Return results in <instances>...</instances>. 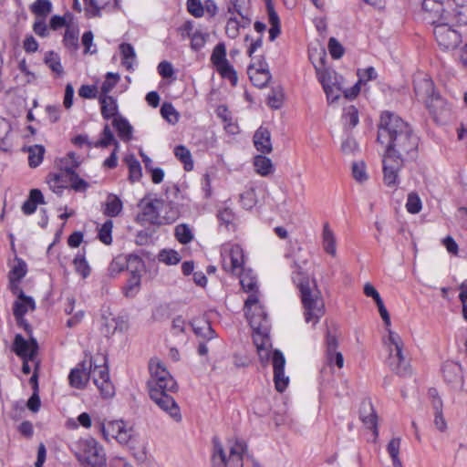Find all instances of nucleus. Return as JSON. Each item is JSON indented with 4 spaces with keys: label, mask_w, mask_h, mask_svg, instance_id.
Returning <instances> with one entry per match:
<instances>
[{
    "label": "nucleus",
    "mask_w": 467,
    "mask_h": 467,
    "mask_svg": "<svg viewBox=\"0 0 467 467\" xmlns=\"http://www.w3.org/2000/svg\"><path fill=\"white\" fill-rule=\"evenodd\" d=\"M44 196L40 190L32 189L29 192L28 199L22 205V212L26 214H32L36 210V205L44 203Z\"/></svg>",
    "instance_id": "32"
},
{
    "label": "nucleus",
    "mask_w": 467,
    "mask_h": 467,
    "mask_svg": "<svg viewBox=\"0 0 467 467\" xmlns=\"http://www.w3.org/2000/svg\"><path fill=\"white\" fill-rule=\"evenodd\" d=\"M377 140L386 148L382 159L383 182L394 188L399 184L400 170L418 157L419 137L398 115L384 111L378 126Z\"/></svg>",
    "instance_id": "1"
},
{
    "label": "nucleus",
    "mask_w": 467,
    "mask_h": 467,
    "mask_svg": "<svg viewBox=\"0 0 467 467\" xmlns=\"http://www.w3.org/2000/svg\"><path fill=\"white\" fill-rule=\"evenodd\" d=\"M359 418L364 425L371 430H374L376 435L377 431V415L375 413L372 403L369 400H363L359 408Z\"/></svg>",
    "instance_id": "24"
},
{
    "label": "nucleus",
    "mask_w": 467,
    "mask_h": 467,
    "mask_svg": "<svg viewBox=\"0 0 467 467\" xmlns=\"http://www.w3.org/2000/svg\"><path fill=\"white\" fill-rule=\"evenodd\" d=\"M44 62L52 70V72L58 76L63 74L64 69L61 65L60 57L57 53L53 51L47 52L44 57Z\"/></svg>",
    "instance_id": "45"
},
{
    "label": "nucleus",
    "mask_w": 467,
    "mask_h": 467,
    "mask_svg": "<svg viewBox=\"0 0 467 467\" xmlns=\"http://www.w3.org/2000/svg\"><path fill=\"white\" fill-rule=\"evenodd\" d=\"M238 275H240V284H241L242 288L244 289V291L251 293L249 295V296L251 295H253V294L257 296V293H256V288H257L256 279H255L254 276H253L251 275V272L250 271L244 272V270L243 269V271L240 274H238Z\"/></svg>",
    "instance_id": "43"
},
{
    "label": "nucleus",
    "mask_w": 467,
    "mask_h": 467,
    "mask_svg": "<svg viewBox=\"0 0 467 467\" xmlns=\"http://www.w3.org/2000/svg\"><path fill=\"white\" fill-rule=\"evenodd\" d=\"M174 155L182 163H183L185 171H190L193 169V161L191 151L185 146H176L174 149Z\"/></svg>",
    "instance_id": "40"
},
{
    "label": "nucleus",
    "mask_w": 467,
    "mask_h": 467,
    "mask_svg": "<svg viewBox=\"0 0 467 467\" xmlns=\"http://www.w3.org/2000/svg\"><path fill=\"white\" fill-rule=\"evenodd\" d=\"M318 81L322 84L329 103L337 101L340 98L341 77L337 73L324 65V58H320L319 65H314Z\"/></svg>",
    "instance_id": "8"
},
{
    "label": "nucleus",
    "mask_w": 467,
    "mask_h": 467,
    "mask_svg": "<svg viewBox=\"0 0 467 467\" xmlns=\"http://www.w3.org/2000/svg\"><path fill=\"white\" fill-rule=\"evenodd\" d=\"M192 328L195 335L202 339L211 340L215 337V331L207 321L202 320L194 322L192 323Z\"/></svg>",
    "instance_id": "39"
},
{
    "label": "nucleus",
    "mask_w": 467,
    "mask_h": 467,
    "mask_svg": "<svg viewBox=\"0 0 467 467\" xmlns=\"http://www.w3.org/2000/svg\"><path fill=\"white\" fill-rule=\"evenodd\" d=\"M161 114L171 124H175L179 120V113L171 103H163Z\"/></svg>",
    "instance_id": "55"
},
{
    "label": "nucleus",
    "mask_w": 467,
    "mask_h": 467,
    "mask_svg": "<svg viewBox=\"0 0 467 467\" xmlns=\"http://www.w3.org/2000/svg\"><path fill=\"white\" fill-rule=\"evenodd\" d=\"M126 263H127L126 267L130 272L140 273V271L144 267L143 260L139 255H136V254H130L127 258Z\"/></svg>",
    "instance_id": "62"
},
{
    "label": "nucleus",
    "mask_w": 467,
    "mask_h": 467,
    "mask_svg": "<svg viewBox=\"0 0 467 467\" xmlns=\"http://www.w3.org/2000/svg\"><path fill=\"white\" fill-rule=\"evenodd\" d=\"M245 451V446L241 441H235L230 447L229 456L223 448V445L217 438L213 439V452L212 462L213 467H226L229 464L231 467H240L243 464V454Z\"/></svg>",
    "instance_id": "7"
},
{
    "label": "nucleus",
    "mask_w": 467,
    "mask_h": 467,
    "mask_svg": "<svg viewBox=\"0 0 467 467\" xmlns=\"http://www.w3.org/2000/svg\"><path fill=\"white\" fill-rule=\"evenodd\" d=\"M327 360L329 365L335 363L338 368H343L344 358L341 352L337 351L338 342L335 335L327 331L326 336Z\"/></svg>",
    "instance_id": "22"
},
{
    "label": "nucleus",
    "mask_w": 467,
    "mask_h": 467,
    "mask_svg": "<svg viewBox=\"0 0 467 467\" xmlns=\"http://www.w3.org/2000/svg\"><path fill=\"white\" fill-rule=\"evenodd\" d=\"M140 285V275L139 272H130V276L125 287V295L130 296L133 294L134 289H138Z\"/></svg>",
    "instance_id": "63"
},
{
    "label": "nucleus",
    "mask_w": 467,
    "mask_h": 467,
    "mask_svg": "<svg viewBox=\"0 0 467 467\" xmlns=\"http://www.w3.org/2000/svg\"><path fill=\"white\" fill-rule=\"evenodd\" d=\"M174 234H175L176 239L181 244H183L190 243L193 239V234H192L191 228L189 227V225H187L185 223L178 224L175 227Z\"/></svg>",
    "instance_id": "51"
},
{
    "label": "nucleus",
    "mask_w": 467,
    "mask_h": 467,
    "mask_svg": "<svg viewBox=\"0 0 467 467\" xmlns=\"http://www.w3.org/2000/svg\"><path fill=\"white\" fill-rule=\"evenodd\" d=\"M27 273V265L21 258L15 259V265H13L9 273V281H20Z\"/></svg>",
    "instance_id": "49"
},
{
    "label": "nucleus",
    "mask_w": 467,
    "mask_h": 467,
    "mask_svg": "<svg viewBox=\"0 0 467 467\" xmlns=\"http://www.w3.org/2000/svg\"><path fill=\"white\" fill-rule=\"evenodd\" d=\"M101 115L105 119H114L119 116V107L116 99L112 96L99 95Z\"/></svg>",
    "instance_id": "27"
},
{
    "label": "nucleus",
    "mask_w": 467,
    "mask_h": 467,
    "mask_svg": "<svg viewBox=\"0 0 467 467\" xmlns=\"http://www.w3.org/2000/svg\"><path fill=\"white\" fill-rule=\"evenodd\" d=\"M272 365L275 389L278 392H283L288 386L289 377L285 374V358L278 349L272 354Z\"/></svg>",
    "instance_id": "17"
},
{
    "label": "nucleus",
    "mask_w": 467,
    "mask_h": 467,
    "mask_svg": "<svg viewBox=\"0 0 467 467\" xmlns=\"http://www.w3.org/2000/svg\"><path fill=\"white\" fill-rule=\"evenodd\" d=\"M89 379L88 360H84L79 367L73 368L68 376L70 385L76 389H83Z\"/></svg>",
    "instance_id": "23"
},
{
    "label": "nucleus",
    "mask_w": 467,
    "mask_h": 467,
    "mask_svg": "<svg viewBox=\"0 0 467 467\" xmlns=\"http://www.w3.org/2000/svg\"><path fill=\"white\" fill-rule=\"evenodd\" d=\"M208 35L199 30L194 31L191 37V47L194 50H200L206 43Z\"/></svg>",
    "instance_id": "64"
},
{
    "label": "nucleus",
    "mask_w": 467,
    "mask_h": 467,
    "mask_svg": "<svg viewBox=\"0 0 467 467\" xmlns=\"http://www.w3.org/2000/svg\"><path fill=\"white\" fill-rule=\"evenodd\" d=\"M343 120L345 125L354 128L358 123V111L355 106H348L344 109Z\"/></svg>",
    "instance_id": "53"
},
{
    "label": "nucleus",
    "mask_w": 467,
    "mask_h": 467,
    "mask_svg": "<svg viewBox=\"0 0 467 467\" xmlns=\"http://www.w3.org/2000/svg\"><path fill=\"white\" fill-rule=\"evenodd\" d=\"M250 22V19H244L240 22L235 16H229L225 26V34L228 37L234 39L238 36L240 28L249 26Z\"/></svg>",
    "instance_id": "38"
},
{
    "label": "nucleus",
    "mask_w": 467,
    "mask_h": 467,
    "mask_svg": "<svg viewBox=\"0 0 467 467\" xmlns=\"http://www.w3.org/2000/svg\"><path fill=\"white\" fill-rule=\"evenodd\" d=\"M30 9L37 17L46 18L52 11V4L49 0H36Z\"/></svg>",
    "instance_id": "47"
},
{
    "label": "nucleus",
    "mask_w": 467,
    "mask_h": 467,
    "mask_svg": "<svg viewBox=\"0 0 467 467\" xmlns=\"http://www.w3.org/2000/svg\"><path fill=\"white\" fill-rule=\"evenodd\" d=\"M63 171H66V177L70 188L75 192H86L88 183L81 179L75 170L79 166L80 161L75 153L69 152L66 158L61 161Z\"/></svg>",
    "instance_id": "16"
},
{
    "label": "nucleus",
    "mask_w": 467,
    "mask_h": 467,
    "mask_svg": "<svg viewBox=\"0 0 467 467\" xmlns=\"http://www.w3.org/2000/svg\"><path fill=\"white\" fill-rule=\"evenodd\" d=\"M268 13L269 40L274 41L281 33L280 19L274 8V5L266 6Z\"/></svg>",
    "instance_id": "37"
},
{
    "label": "nucleus",
    "mask_w": 467,
    "mask_h": 467,
    "mask_svg": "<svg viewBox=\"0 0 467 467\" xmlns=\"http://www.w3.org/2000/svg\"><path fill=\"white\" fill-rule=\"evenodd\" d=\"M119 80V74L109 72L100 87V95L109 96V93L116 87Z\"/></svg>",
    "instance_id": "52"
},
{
    "label": "nucleus",
    "mask_w": 467,
    "mask_h": 467,
    "mask_svg": "<svg viewBox=\"0 0 467 467\" xmlns=\"http://www.w3.org/2000/svg\"><path fill=\"white\" fill-rule=\"evenodd\" d=\"M424 18L432 25L447 21L452 10V0H422Z\"/></svg>",
    "instance_id": "9"
},
{
    "label": "nucleus",
    "mask_w": 467,
    "mask_h": 467,
    "mask_svg": "<svg viewBox=\"0 0 467 467\" xmlns=\"http://www.w3.org/2000/svg\"><path fill=\"white\" fill-rule=\"evenodd\" d=\"M382 344L388 352L385 363L389 369L400 376L408 375L410 365L403 355L404 343L400 336L391 329H388V336L383 337Z\"/></svg>",
    "instance_id": "5"
},
{
    "label": "nucleus",
    "mask_w": 467,
    "mask_h": 467,
    "mask_svg": "<svg viewBox=\"0 0 467 467\" xmlns=\"http://www.w3.org/2000/svg\"><path fill=\"white\" fill-rule=\"evenodd\" d=\"M422 207L421 200L416 192L408 195L406 208L410 213L415 214L420 212Z\"/></svg>",
    "instance_id": "58"
},
{
    "label": "nucleus",
    "mask_w": 467,
    "mask_h": 467,
    "mask_svg": "<svg viewBox=\"0 0 467 467\" xmlns=\"http://www.w3.org/2000/svg\"><path fill=\"white\" fill-rule=\"evenodd\" d=\"M431 405L434 410V424L440 431H444L447 429V423L442 415V401L441 399H434L431 400Z\"/></svg>",
    "instance_id": "42"
},
{
    "label": "nucleus",
    "mask_w": 467,
    "mask_h": 467,
    "mask_svg": "<svg viewBox=\"0 0 467 467\" xmlns=\"http://www.w3.org/2000/svg\"><path fill=\"white\" fill-rule=\"evenodd\" d=\"M78 36L79 30L77 26H67L63 37V44L65 47L72 52L77 51L79 47Z\"/></svg>",
    "instance_id": "35"
},
{
    "label": "nucleus",
    "mask_w": 467,
    "mask_h": 467,
    "mask_svg": "<svg viewBox=\"0 0 467 467\" xmlns=\"http://www.w3.org/2000/svg\"><path fill=\"white\" fill-rule=\"evenodd\" d=\"M159 261L168 265H177L181 261L180 254L174 250H162L158 255Z\"/></svg>",
    "instance_id": "57"
},
{
    "label": "nucleus",
    "mask_w": 467,
    "mask_h": 467,
    "mask_svg": "<svg viewBox=\"0 0 467 467\" xmlns=\"http://www.w3.org/2000/svg\"><path fill=\"white\" fill-rule=\"evenodd\" d=\"M247 74L254 86L259 88H265L271 79L268 65L262 59L252 62L247 68Z\"/></svg>",
    "instance_id": "18"
},
{
    "label": "nucleus",
    "mask_w": 467,
    "mask_h": 467,
    "mask_svg": "<svg viewBox=\"0 0 467 467\" xmlns=\"http://www.w3.org/2000/svg\"><path fill=\"white\" fill-rule=\"evenodd\" d=\"M125 162L129 168L130 180L134 182L141 178V166L134 155H129L125 158Z\"/></svg>",
    "instance_id": "44"
},
{
    "label": "nucleus",
    "mask_w": 467,
    "mask_h": 467,
    "mask_svg": "<svg viewBox=\"0 0 467 467\" xmlns=\"http://www.w3.org/2000/svg\"><path fill=\"white\" fill-rule=\"evenodd\" d=\"M352 175L354 179L358 182H363L368 180V174L366 171V165L363 161L353 162L352 164Z\"/></svg>",
    "instance_id": "61"
},
{
    "label": "nucleus",
    "mask_w": 467,
    "mask_h": 467,
    "mask_svg": "<svg viewBox=\"0 0 467 467\" xmlns=\"http://www.w3.org/2000/svg\"><path fill=\"white\" fill-rule=\"evenodd\" d=\"M112 125L122 140L128 141L130 140L132 127L125 118L120 115L117 116L113 119Z\"/></svg>",
    "instance_id": "34"
},
{
    "label": "nucleus",
    "mask_w": 467,
    "mask_h": 467,
    "mask_svg": "<svg viewBox=\"0 0 467 467\" xmlns=\"http://www.w3.org/2000/svg\"><path fill=\"white\" fill-rule=\"evenodd\" d=\"M103 138L95 143V147H108L110 144H114L116 148L119 147L118 141L115 140L113 132L108 124L103 129Z\"/></svg>",
    "instance_id": "56"
},
{
    "label": "nucleus",
    "mask_w": 467,
    "mask_h": 467,
    "mask_svg": "<svg viewBox=\"0 0 467 467\" xmlns=\"http://www.w3.org/2000/svg\"><path fill=\"white\" fill-rule=\"evenodd\" d=\"M47 183L49 188L58 195L67 187L66 171H63V163H61L60 171L58 173H51L48 175Z\"/></svg>",
    "instance_id": "30"
},
{
    "label": "nucleus",
    "mask_w": 467,
    "mask_h": 467,
    "mask_svg": "<svg viewBox=\"0 0 467 467\" xmlns=\"http://www.w3.org/2000/svg\"><path fill=\"white\" fill-rule=\"evenodd\" d=\"M244 312L254 330L253 339L260 360L264 363L270 358L272 347L269 337L270 324L264 307L259 304L258 296L253 294L244 302Z\"/></svg>",
    "instance_id": "4"
},
{
    "label": "nucleus",
    "mask_w": 467,
    "mask_h": 467,
    "mask_svg": "<svg viewBox=\"0 0 467 467\" xmlns=\"http://www.w3.org/2000/svg\"><path fill=\"white\" fill-rule=\"evenodd\" d=\"M211 62L222 78H227L233 85H236L237 74L226 58V47L224 43H218L214 47L211 56Z\"/></svg>",
    "instance_id": "13"
},
{
    "label": "nucleus",
    "mask_w": 467,
    "mask_h": 467,
    "mask_svg": "<svg viewBox=\"0 0 467 467\" xmlns=\"http://www.w3.org/2000/svg\"><path fill=\"white\" fill-rule=\"evenodd\" d=\"M425 105L437 122H444L450 116V108L447 102L437 93L428 99Z\"/></svg>",
    "instance_id": "19"
},
{
    "label": "nucleus",
    "mask_w": 467,
    "mask_h": 467,
    "mask_svg": "<svg viewBox=\"0 0 467 467\" xmlns=\"http://www.w3.org/2000/svg\"><path fill=\"white\" fill-rule=\"evenodd\" d=\"M75 270L83 278L88 277L90 275V266L85 258L84 254H78L73 260Z\"/></svg>",
    "instance_id": "50"
},
{
    "label": "nucleus",
    "mask_w": 467,
    "mask_h": 467,
    "mask_svg": "<svg viewBox=\"0 0 467 467\" xmlns=\"http://www.w3.org/2000/svg\"><path fill=\"white\" fill-rule=\"evenodd\" d=\"M36 307L35 301L31 296H24V298H17L14 302L13 314L19 325L25 322L24 317L29 310H34Z\"/></svg>",
    "instance_id": "25"
},
{
    "label": "nucleus",
    "mask_w": 467,
    "mask_h": 467,
    "mask_svg": "<svg viewBox=\"0 0 467 467\" xmlns=\"http://www.w3.org/2000/svg\"><path fill=\"white\" fill-rule=\"evenodd\" d=\"M434 26L433 34L438 45L441 48L454 49L462 43V34L451 27L446 21Z\"/></svg>",
    "instance_id": "14"
},
{
    "label": "nucleus",
    "mask_w": 467,
    "mask_h": 467,
    "mask_svg": "<svg viewBox=\"0 0 467 467\" xmlns=\"http://www.w3.org/2000/svg\"><path fill=\"white\" fill-rule=\"evenodd\" d=\"M161 206V225L171 224L179 218L180 209L178 205L171 202H165L162 200Z\"/></svg>",
    "instance_id": "33"
},
{
    "label": "nucleus",
    "mask_w": 467,
    "mask_h": 467,
    "mask_svg": "<svg viewBox=\"0 0 467 467\" xmlns=\"http://www.w3.org/2000/svg\"><path fill=\"white\" fill-rule=\"evenodd\" d=\"M255 171L261 176H267L274 171L271 160L265 156L258 155L254 160Z\"/></svg>",
    "instance_id": "41"
},
{
    "label": "nucleus",
    "mask_w": 467,
    "mask_h": 467,
    "mask_svg": "<svg viewBox=\"0 0 467 467\" xmlns=\"http://www.w3.org/2000/svg\"><path fill=\"white\" fill-rule=\"evenodd\" d=\"M284 94L281 88L272 89L267 97V105L273 109H279L283 104Z\"/></svg>",
    "instance_id": "59"
},
{
    "label": "nucleus",
    "mask_w": 467,
    "mask_h": 467,
    "mask_svg": "<svg viewBox=\"0 0 467 467\" xmlns=\"http://www.w3.org/2000/svg\"><path fill=\"white\" fill-rule=\"evenodd\" d=\"M149 370L150 377L147 385L150 399L175 421H181L180 408L170 395L171 392H175L177 389L176 381L158 358L150 360Z\"/></svg>",
    "instance_id": "2"
},
{
    "label": "nucleus",
    "mask_w": 467,
    "mask_h": 467,
    "mask_svg": "<svg viewBox=\"0 0 467 467\" xmlns=\"http://www.w3.org/2000/svg\"><path fill=\"white\" fill-rule=\"evenodd\" d=\"M112 228L113 223L111 220H107L99 228V239L105 244H110L112 243Z\"/></svg>",
    "instance_id": "54"
},
{
    "label": "nucleus",
    "mask_w": 467,
    "mask_h": 467,
    "mask_svg": "<svg viewBox=\"0 0 467 467\" xmlns=\"http://www.w3.org/2000/svg\"><path fill=\"white\" fill-rule=\"evenodd\" d=\"M28 151V164L31 168L37 167L43 161L45 148L42 145L30 146Z\"/></svg>",
    "instance_id": "46"
},
{
    "label": "nucleus",
    "mask_w": 467,
    "mask_h": 467,
    "mask_svg": "<svg viewBox=\"0 0 467 467\" xmlns=\"http://www.w3.org/2000/svg\"><path fill=\"white\" fill-rule=\"evenodd\" d=\"M99 429L105 440H116L120 444H128L133 436V430L121 420H104Z\"/></svg>",
    "instance_id": "10"
},
{
    "label": "nucleus",
    "mask_w": 467,
    "mask_h": 467,
    "mask_svg": "<svg viewBox=\"0 0 467 467\" xmlns=\"http://www.w3.org/2000/svg\"><path fill=\"white\" fill-rule=\"evenodd\" d=\"M223 268L232 274H240L244 269L243 248L236 244H225L221 248Z\"/></svg>",
    "instance_id": "11"
},
{
    "label": "nucleus",
    "mask_w": 467,
    "mask_h": 467,
    "mask_svg": "<svg viewBox=\"0 0 467 467\" xmlns=\"http://www.w3.org/2000/svg\"><path fill=\"white\" fill-rule=\"evenodd\" d=\"M105 363L106 358L103 356L90 358L88 360L90 379H93L101 395L108 399L114 396L115 389L109 380V369Z\"/></svg>",
    "instance_id": "6"
},
{
    "label": "nucleus",
    "mask_w": 467,
    "mask_h": 467,
    "mask_svg": "<svg viewBox=\"0 0 467 467\" xmlns=\"http://www.w3.org/2000/svg\"><path fill=\"white\" fill-rule=\"evenodd\" d=\"M442 375L450 384L462 383V367L460 364L453 361H446L442 366Z\"/></svg>",
    "instance_id": "28"
},
{
    "label": "nucleus",
    "mask_w": 467,
    "mask_h": 467,
    "mask_svg": "<svg viewBox=\"0 0 467 467\" xmlns=\"http://www.w3.org/2000/svg\"><path fill=\"white\" fill-rule=\"evenodd\" d=\"M292 280L300 291L306 323L317 325L325 315V302L315 280H310L296 262L292 265Z\"/></svg>",
    "instance_id": "3"
},
{
    "label": "nucleus",
    "mask_w": 467,
    "mask_h": 467,
    "mask_svg": "<svg viewBox=\"0 0 467 467\" xmlns=\"http://www.w3.org/2000/svg\"><path fill=\"white\" fill-rule=\"evenodd\" d=\"M123 209L121 200L115 194L109 193L103 204V213L109 217L118 216Z\"/></svg>",
    "instance_id": "31"
},
{
    "label": "nucleus",
    "mask_w": 467,
    "mask_h": 467,
    "mask_svg": "<svg viewBox=\"0 0 467 467\" xmlns=\"http://www.w3.org/2000/svg\"><path fill=\"white\" fill-rule=\"evenodd\" d=\"M119 52L121 55V64L127 70L133 69V64L136 61V53L134 47L129 43H122L119 45Z\"/></svg>",
    "instance_id": "36"
},
{
    "label": "nucleus",
    "mask_w": 467,
    "mask_h": 467,
    "mask_svg": "<svg viewBox=\"0 0 467 467\" xmlns=\"http://www.w3.org/2000/svg\"><path fill=\"white\" fill-rule=\"evenodd\" d=\"M336 236L328 223L323 225L322 245L326 253L333 257L337 256Z\"/></svg>",
    "instance_id": "29"
},
{
    "label": "nucleus",
    "mask_w": 467,
    "mask_h": 467,
    "mask_svg": "<svg viewBox=\"0 0 467 467\" xmlns=\"http://www.w3.org/2000/svg\"><path fill=\"white\" fill-rule=\"evenodd\" d=\"M400 438H393L389 441L387 451L392 460L394 467H402V462L399 457L400 449Z\"/></svg>",
    "instance_id": "48"
},
{
    "label": "nucleus",
    "mask_w": 467,
    "mask_h": 467,
    "mask_svg": "<svg viewBox=\"0 0 467 467\" xmlns=\"http://www.w3.org/2000/svg\"><path fill=\"white\" fill-rule=\"evenodd\" d=\"M254 144L258 151L270 153L273 150L270 131L265 127H260L254 135Z\"/></svg>",
    "instance_id": "26"
},
{
    "label": "nucleus",
    "mask_w": 467,
    "mask_h": 467,
    "mask_svg": "<svg viewBox=\"0 0 467 467\" xmlns=\"http://www.w3.org/2000/svg\"><path fill=\"white\" fill-rule=\"evenodd\" d=\"M37 343L32 338L26 341L20 334L15 337L13 350L22 359L33 360L37 353Z\"/></svg>",
    "instance_id": "20"
},
{
    "label": "nucleus",
    "mask_w": 467,
    "mask_h": 467,
    "mask_svg": "<svg viewBox=\"0 0 467 467\" xmlns=\"http://www.w3.org/2000/svg\"><path fill=\"white\" fill-rule=\"evenodd\" d=\"M161 205L162 200L143 198L139 203L140 212L137 214L136 221L142 225H161Z\"/></svg>",
    "instance_id": "12"
},
{
    "label": "nucleus",
    "mask_w": 467,
    "mask_h": 467,
    "mask_svg": "<svg viewBox=\"0 0 467 467\" xmlns=\"http://www.w3.org/2000/svg\"><path fill=\"white\" fill-rule=\"evenodd\" d=\"M240 202L245 209H251L256 202V195L254 187H250L240 194Z\"/></svg>",
    "instance_id": "60"
},
{
    "label": "nucleus",
    "mask_w": 467,
    "mask_h": 467,
    "mask_svg": "<svg viewBox=\"0 0 467 467\" xmlns=\"http://www.w3.org/2000/svg\"><path fill=\"white\" fill-rule=\"evenodd\" d=\"M414 92L417 99L424 103L436 94L433 82L427 76H418L414 78Z\"/></svg>",
    "instance_id": "21"
},
{
    "label": "nucleus",
    "mask_w": 467,
    "mask_h": 467,
    "mask_svg": "<svg viewBox=\"0 0 467 467\" xmlns=\"http://www.w3.org/2000/svg\"><path fill=\"white\" fill-rule=\"evenodd\" d=\"M82 461L86 467H106L104 448L92 438L85 440Z\"/></svg>",
    "instance_id": "15"
}]
</instances>
